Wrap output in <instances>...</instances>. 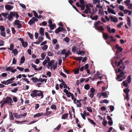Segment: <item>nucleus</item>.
<instances>
[{
	"label": "nucleus",
	"mask_w": 132,
	"mask_h": 132,
	"mask_svg": "<svg viewBox=\"0 0 132 132\" xmlns=\"http://www.w3.org/2000/svg\"><path fill=\"white\" fill-rule=\"evenodd\" d=\"M1 14L4 17L5 19H7V16L9 15V13H1Z\"/></svg>",
	"instance_id": "31"
},
{
	"label": "nucleus",
	"mask_w": 132,
	"mask_h": 132,
	"mask_svg": "<svg viewBox=\"0 0 132 132\" xmlns=\"http://www.w3.org/2000/svg\"><path fill=\"white\" fill-rule=\"evenodd\" d=\"M115 62L116 65H117V66L118 67L119 66H120L121 64V63L122 62V61L121 59L120 60L118 63L117 61H115Z\"/></svg>",
	"instance_id": "17"
},
{
	"label": "nucleus",
	"mask_w": 132,
	"mask_h": 132,
	"mask_svg": "<svg viewBox=\"0 0 132 132\" xmlns=\"http://www.w3.org/2000/svg\"><path fill=\"white\" fill-rule=\"evenodd\" d=\"M127 81L128 83L129 84L131 82V78L130 76H128L127 78Z\"/></svg>",
	"instance_id": "50"
},
{
	"label": "nucleus",
	"mask_w": 132,
	"mask_h": 132,
	"mask_svg": "<svg viewBox=\"0 0 132 132\" xmlns=\"http://www.w3.org/2000/svg\"><path fill=\"white\" fill-rule=\"evenodd\" d=\"M13 115L14 116V117H15V118H20L21 117V115H18L17 113H13Z\"/></svg>",
	"instance_id": "25"
},
{
	"label": "nucleus",
	"mask_w": 132,
	"mask_h": 132,
	"mask_svg": "<svg viewBox=\"0 0 132 132\" xmlns=\"http://www.w3.org/2000/svg\"><path fill=\"white\" fill-rule=\"evenodd\" d=\"M83 57H75L74 58V59L77 60H78L79 61H81V60L82 59Z\"/></svg>",
	"instance_id": "32"
},
{
	"label": "nucleus",
	"mask_w": 132,
	"mask_h": 132,
	"mask_svg": "<svg viewBox=\"0 0 132 132\" xmlns=\"http://www.w3.org/2000/svg\"><path fill=\"white\" fill-rule=\"evenodd\" d=\"M14 47V45L13 44H11L10 45V47L8 48V49L11 51H12Z\"/></svg>",
	"instance_id": "37"
},
{
	"label": "nucleus",
	"mask_w": 132,
	"mask_h": 132,
	"mask_svg": "<svg viewBox=\"0 0 132 132\" xmlns=\"http://www.w3.org/2000/svg\"><path fill=\"white\" fill-rule=\"evenodd\" d=\"M63 40L65 41L66 43H68L69 42V39L67 37H66Z\"/></svg>",
	"instance_id": "54"
},
{
	"label": "nucleus",
	"mask_w": 132,
	"mask_h": 132,
	"mask_svg": "<svg viewBox=\"0 0 132 132\" xmlns=\"http://www.w3.org/2000/svg\"><path fill=\"white\" fill-rule=\"evenodd\" d=\"M13 12H10V14L9 15V16L8 17V19L10 21H11V20L13 18V16L12 15L13 14Z\"/></svg>",
	"instance_id": "16"
},
{
	"label": "nucleus",
	"mask_w": 132,
	"mask_h": 132,
	"mask_svg": "<svg viewBox=\"0 0 132 132\" xmlns=\"http://www.w3.org/2000/svg\"><path fill=\"white\" fill-rule=\"evenodd\" d=\"M70 52L69 51H67V52H66V53H65V56L64 57H63L62 58V59H63V60L64 61L65 59L70 54Z\"/></svg>",
	"instance_id": "13"
},
{
	"label": "nucleus",
	"mask_w": 132,
	"mask_h": 132,
	"mask_svg": "<svg viewBox=\"0 0 132 132\" xmlns=\"http://www.w3.org/2000/svg\"><path fill=\"white\" fill-rule=\"evenodd\" d=\"M28 34L31 39H33V36L31 34L28 32Z\"/></svg>",
	"instance_id": "51"
},
{
	"label": "nucleus",
	"mask_w": 132,
	"mask_h": 132,
	"mask_svg": "<svg viewBox=\"0 0 132 132\" xmlns=\"http://www.w3.org/2000/svg\"><path fill=\"white\" fill-rule=\"evenodd\" d=\"M48 48V46L47 45H44L43 47H41L42 49L43 50L45 51L47 50Z\"/></svg>",
	"instance_id": "47"
},
{
	"label": "nucleus",
	"mask_w": 132,
	"mask_h": 132,
	"mask_svg": "<svg viewBox=\"0 0 132 132\" xmlns=\"http://www.w3.org/2000/svg\"><path fill=\"white\" fill-rule=\"evenodd\" d=\"M115 48L118 50L116 52V53L121 52L122 51V48L121 47L119 46L118 44H116V45Z\"/></svg>",
	"instance_id": "4"
},
{
	"label": "nucleus",
	"mask_w": 132,
	"mask_h": 132,
	"mask_svg": "<svg viewBox=\"0 0 132 132\" xmlns=\"http://www.w3.org/2000/svg\"><path fill=\"white\" fill-rule=\"evenodd\" d=\"M130 0H126L124 2V3L127 6H128L130 5Z\"/></svg>",
	"instance_id": "22"
},
{
	"label": "nucleus",
	"mask_w": 132,
	"mask_h": 132,
	"mask_svg": "<svg viewBox=\"0 0 132 132\" xmlns=\"http://www.w3.org/2000/svg\"><path fill=\"white\" fill-rule=\"evenodd\" d=\"M50 29L51 30H53L54 29V28L56 27V25L55 24H51L49 25Z\"/></svg>",
	"instance_id": "29"
},
{
	"label": "nucleus",
	"mask_w": 132,
	"mask_h": 132,
	"mask_svg": "<svg viewBox=\"0 0 132 132\" xmlns=\"http://www.w3.org/2000/svg\"><path fill=\"white\" fill-rule=\"evenodd\" d=\"M61 27H59L57 28L56 29L55 31V32L56 34H58L61 31Z\"/></svg>",
	"instance_id": "27"
},
{
	"label": "nucleus",
	"mask_w": 132,
	"mask_h": 132,
	"mask_svg": "<svg viewBox=\"0 0 132 132\" xmlns=\"http://www.w3.org/2000/svg\"><path fill=\"white\" fill-rule=\"evenodd\" d=\"M12 52L13 53L14 55H17L18 53V52L17 50L16 49H14L12 50Z\"/></svg>",
	"instance_id": "35"
},
{
	"label": "nucleus",
	"mask_w": 132,
	"mask_h": 132,
	"mask_svg": "<svg viewBox=\"0 0 132 132\" xmlns=\"http://www.w3.org/2000/svg\"><path fill=\"white\" fill-rule=\"evenodd\" d=\"M84 87L85 89L88 90L90 88L89 85L88 84H87L85 85Z\"/></svg>",
	"instance_id": "43"
},
{
	"label": "nucleus",
	"mask_w": 132,
	"mask_h": 132,
	"mask_svg": "<svg viewBox=\"0 0 132 132\" xmlns=\"http://www.w3.org/2000/svg\"><path fill=\"white\" fill-rule=\"evenodd\" d=\"M108 7L107 10L109 13H110L114 14H116V13L114 11L113 9L109 7V6H107Z\"/></svg>",
	"instance_id": "7"
},
{
	"label": "nucleus",
	"mask_w": 132,
	"mask_h": 132,
	"mask_svg": "<svg viewBox=\"0 0 132 132\" xmlns=\"http://www.w3.org/2000/svg\"><path fill=\"white\" fill-rule=\"evenodd\" d=\"M44 81V78L42 79V78H40L38 79V82H43Z\"/></svg>",
	"instance_id": "60"
},
{
	"label": "nucleus",
	"mask_w": 132,
	"mask_h": 132,
	"mask_svg": "<svg viewBox=\"0 0 132 132\" xmlns=\"http://www.w3.org/2000/svg\"><path fill=\"white\" fill-rule=\"evenodd\" d=\"M45 34L46 37V38H48L49 40H51V37L49 36L47 32H45Z\"/></svg>",
	"instance_id": "49"
},
{
	"label": "nucleus",
	"mask_w": 132,
	"mask_h": 132,
	"mask_svg": "<svg viewBox=\"0 0 132 132\" xmlns=\"http://www.w3.org/2000/svg\"><path fill=\"white\" fill-rule=\"evenodd\" d=\"M102 34L104 39L105 40L107 39L109 37L108 34L107 33H104V32Z\"/></svg>",
	"instance_id": "11"
},
{
	"label": "nucleus",
	"mask_w": 132,
	"mask_h": 132,
	"mask_svg": "<svg viewBox=\"0 0 132 132\" xmlns=\"http://www.w3.org/2000/svg\"><path fill=\"white\" fill-rule=\"evenodd\" d=\"M18 90V88L17 87L14 88V89L11 90V91L13 93H15Z\"/></svg>",
	"instance_id": "45"
},
{
	"label": "nucleus",
	"mask_w": 132,
	"mask_h": 132,
	"mask_svg": "<svg viewBox=\"0 0 132 132\" xmlns=\"http://www.w3.org/2000/svg\"><path fill=\"white\" fill-rule=\"evenodd\" d=\"M13 14L12 15V16L15 17L16 19H18L19 17V15L16 12H13Z\"/></svg>",
	"instance_id": "24"
},
{
	"label": "nucleus",
	"mask_w": 132,
	"mask_h": 132,
	"mask_svg": "<svg viewBox=\"0 0 132 132\" xmlns=\"http://www.w3.org/2000/svg\"><path fill=\"white\" fill-rule=\"evenodd\" d=\"M125 75L124 72L123 71H122L121 72L119 75H117V80L119 81H122L123 80L125 79V77H123V78H121V77H123Z\"/></svg>",
	"instance_id": "2"
},
{
	"label": "nucleus",
	"mask_w": 132,
	"mask_h": 132,
	"mask_svg": "<svg viewBox=\"0 0 132 132\" xmlns=\"http://www.w3.org/2000/svg\"><path fill=\"white\" fill-rule=\"evenodd\" d=\"M123 86L126 87H127L128 86V84L127 83L126 81V80L125 81H123Z\"/></svg>",
	"instance_id": "34"
},
{
	"label": "nucleus",
	"mask_w": 132,
	"mask_h": 132,
	"mask_svg": "<svg viewBox=\"0 0 132 132\" xmlns=\"http://www.w3.org/2000/svg\"><path fill=\"white\" fill-rule=\"evenodd\" d=\"M109 107L110 110L111 112L113 111L114 109V106L113 105H110Z\"/></svg>",
	"instance_id": "61"
},
{
	"label": "nucleus",
	"mask_w": 132,
	"mask_h": 132,
	"mask_svg": "<svg viewBox=\"0 0 132 132\" xmlns=\"http://www.w3.org/2000/svg\"><path fill=\"white\" fill-rule=\"evenodd\" d=\"M46 55V54L45 53H42L41 54V57L42 58V60H43L45 58Z\"/></svg>",
	"instance_id": "53"
},
{
	"label": "nucleus",
	"mask_w": 132,
	"mask_h": 132,
	"mask_svg": "<svg viewBox=\"0 0 132 132\" xmlns=\"http://www.w3.org/2000/svg\"><path fill=\"white\" fill-rule=\"evenodd\" d=\"M125 67L124 66H123V67L121 66L120 67V68H119L118 70V72H120L122 71V70L121 69H122V70H123L125 69Z\"/></svg>",
	"instance_id": "46"
},
{
	"label": "nucleus",
	"mask_w": 132,
	"mask_h": 132,
	"mask_svg": "<svg viewBox=\"0 0 132 132\" xmlns=\"http://www.w3.org/2000/svg\"><path fill=\"white\" fill-rule=\"evenodd\" d=\"M5 29L4 27L2 25L0 26V30H1L0 34L1 36L5 37Z\"/></svg>",
	"instance_id": "3"
},
{
	"label": "nucleus",
	"mask_w": 132,
	"mask_h": 132,
	"mask_svg": "<svg viewBox=\"0 0 132 132\" xmlns=\"http://www.w3.org/2000/svg\"><path fill=\"white\" fill-rule=\"evenodd\" d=\"M5 7L6 10H9L12 9L13 8L11 6L8 5H5Z\"/></svg>",
	"instance_id": "19"
},
{
	"label": "nucleus",
	"mask_w": 132,
	"mask_h": 132,
	"mask_svg": "<svg viewBox=\"0 0 132 132\" xmlns=\"http://www.w3.org/2000/svg\"><path fill=\"white\" fill-rule=\"evenodd\" d=\"M44 114L43 112H40L37 113L35 114L34 116V117L35 118L44 115Z\"/></svg>",
	"instance_id": "10"
},
{
	"label": "nucleus",
	"mask_w": 132,
	"mask_h": 132,
	"mask_svg": "<svg viewBox=\"0 0 132 132\" xmlns=\"http://www.w3.org/2000/svg\"><path fill=\"white\" fill-rule=\"evenodd\" d=\"M100 21H99L95 23H94V26H95V28H96L97 27H98V26L100 24Z\"/></svg>",
	"instance_id": "42"
},
{
	"label": "nucleus",
	"mask_w": 132,
	"mask_h": 132,
	"mask_svg": "<svg viewBox=\"0 0 132 132\" xmlns=\"http://www.w3.org/2000/svg\"><path fill=\"white\" fill-rule=\"evenodd\" d=\"M22 44L23 47L25 48L27 46L28 43L26 42H23V43H22Z\"/></svg>",
	"instance_id": "40"
},
{
	"label": "nucleus",
	"mask_w": 132,
	"mask_h": 132,
	"mask_svg": "<svg viewBox=\"0 0 132 132\" xmlns=\"http://www.w3.org/2000/svg\"><path fill=\"white\" fill-rule=\"evenodd\" d=\"M44 28L42 27L40 28L39 30V33L42 36H43L44 35Z\"/></svg>",
	"instance_id": "9"
},
{
	"label": "nucleus",
	"mask_w": 132,
	"mask_h": 132,
	"mask_svg": "<svg viewBox=\"0 0 132 132\" xmlns=\"http://www.w3.org/2000/svg\"><path fill=\"white\" fill-rule=\"evenodd\" d=\"M95 29L97 30L100 32L103 33V31L104 30V28L102 26H99L95 28Z\"/></svg>",
	"instance_id": "6"
},
{
	"label": "nucleus",
	"mask_w": 132,
	"mask_h": 132,
	"mask_svg": "<svg viewBox=\"0 0 132 132\" xmlns=\"http://www.w3.org/2000/svg\"><path fill=\"white\" fill-rule=\"evenodd\" d=\"M61 127V125L59 124L56 128L54 129V130L56 131L59 130Z\"/></svg>",
	"instance_id": "44"
},
{
	"label": "nucleus",
	"mask_w": 132,
	"mask_h": 132,
	"mask_svg": "<svg viewBox=\"0 0 132 132\" xmlns=\"http://www.w3.org/2000/svg\"><path fill=\"white\" fill-rule=\"evenodd\" d=\"M44 38L42 36H40L38 38V40L40 42H41L43 40Z\"/></svg>",
	"instance_id": "56"
},
{
	"label": "nucleus",
	"mask_w": 132,
	"mask_h": 132,
	"mask_svg": "<svg viewBox=\"0 0 132 132\" xmlns=\"http://www.w3.org/2000/svg\"><path fill=\"white\" fill-rule=\"evenodd\" d=\"M108 122L107 121H106V120L105 118H104L103 122L102 123L103 125H104V126H106V124Z\"/></svg>",
	"instance_id": "39"
},
{
	"label": "nucleus",
	"mask_w": 132,
	"mask_h": 132,
	"mask_svg": "<svg viewBox=\"0 0 132 132\" xmlns=\"http://www.w3.org/2000/svg\"><path fill=\"white\" fill-rule=\"evenodd\" d=\"M85 54V52L84 51H79V52L77 51V54L84 55Z\"/></svg>",
	"instance_id": "15"
},
{
	"label": "nucleus",
	"mask_w": 132,
	"mask_h": 132,
	"mask_svg": "<svg viewBox=\"0 0 132 132\" xmlns=\"http://www.w3.org/2000/svg\"><path fill=\"white\" fill-rule=\"evenodd\" d=\"M7 80L6 81H2L1 82V83L3 84H4L6 85H7L9 84H10L11 83H12V82H8V81Z\"/></svg>",
	"instance_id": "33"
},
{
	"label": "nucleus",
	"mask_w": 132,
	"mask_h": 132,
	"mask_svg": "<svg viewBox=\"0 0 132 132\" xmlns=\"http://www.w3.org/2000/svg\"><path fill=\"white\" fill-rule=\"evenodd\" d=\"M79 68L78 69H76L75 70L73 71L74 74H78L79 73Z\"/></svg>",
	"instance_id": "41"
},
{
	"label": "nucleus",
	"mask_w": 132,
	"mask_h": 132,
	"mask_svg": "<svg viewBox=\"0 0 132 132\" xmlns=\"http://www.w3.org/2000/svg\"><path fill=\"white\" fill-rule=\"evenodd\" d=\"M12 68L11 67H7L6 68V70L7 71H11V70H12Z\"/></svg>",
	"instance_id": "64"
},
{
	"label": "nucleus",
	"mask_w": 132,
	"mask_h": 132,
	"mask_svg": "<svg viewBox=\"0 0 132 132\" xmlns=\"http://www.w3.org/2000/svg\"><path fill=\"white\" fill-rule=\"evenodd\" d=\"M7 116V114H6L4 115L3 117H1V121L0 124H1L3 123L4 121V119L6 118Z\"/></svg>",
	"instance_id": "26"
},
{
	"label": "nucleus",
	"mask_w": 132,
	"mask_h": 132,
	"mask_svg": "<svg viewBox=\"0 0 132 132\" xmlns=\"http://www.w3.org/2000/svg\"><path fill=\"white\" fill-rule=\"evenodd\" d=\"M109 37L111 39V41L112 42H115L116 41V40L115 39H113V38H114V37L110 35Z\"/></svg>",
	"instance_id": "52"
},
{
	"label": "nucleus",
	"mask_w": 132,
	"mask_h": 132,
	"mask_svg": "<svg viewBox=\"0 0 132 132\" xmlns=\"http://www.w3.org/2000/svg\"><path fill=\"white\" fill-rule=\"evenodd\" d=\"M106 28L108 30V32L110 34L111 33H114L115 32V29L114 28L112 29L111 30L110 27L108 25L106 26Z\"/></svg>",
	"instance_id": "5"
},
{
	"label": "nucleus",
	"mask_w": 132,
	"mask_h": 132,
	"mask_svg": "<svg viewBox=\"0 0 132 132\" xmlns=\"http://www.w3.org/2000/svg\"><path fill=\"white\" fill-rule=\"evenodd\" d=\"M61 80L62 83V84L64 86V88H67V85L66 84L65 82L62 79H61Z\"/></svg>",
	"instance_id": "38"
},
{
	"label": "nucleus",
	"mask_w": 132,
	"mask_h": 132,
	"mask_svg": "<svg viewBox=\"0 0 132 132\" xmlns=\"http://www.w3.org/2000/svg\"><path fill=\"white\" fill-rule=\"evenodd\" d=\"M66 94L67 95V97H70V96H71L73 94L70 92H68Z\"/></svg>",
	"instance_id": "58"
},
{
	"label": "nucleus",
	"mask_w": 132,
	"mask_h": 132,
	"mask_svg": "<svg viewBox=\"0 0 132 132\" xmlns=\"http://www.w3.org/2000/svg\"><path fill=\"white\" fill-rule=\"evenodd\" d=\"M124 98L125 99H127V101H129V94H126L125 96H124Z\"/></svg>",
	"instance_id": "63"
},
{
	"label": "nucleus",
	"mask_w": 132,
	"mask_h": 132,
	"mask_svg": "<svg viewBox=\"0 0 132 132\" xmlns=\"http://www.w3.org/2000/svg\"><path fill=\"white\" fill-rule=\"evenodd\" d=\"M34 83H36L38 81V78H37L33 77L31 78Z\"/></svg>",
	"instance_id": "23"
},
{
	"label": "nucleus",
	"mask_w": 132,
	"mask_h": 132,
	"mask_svg": "<svg viewBox=\"0 0 132 132\" xmlns=\"http://www.w3.org/2000/svg\"><path fill=\"white\" fill-rule=\"evenodd\" d=\"M30 95L32 98L41 96V98H42L44 97L43 92L40 90H34L31 91Z\"/></svg>",
	"instance_id": "1"
},
{
	"label": "nucleus",
	"mask_w": 132,
	"mask_h": 132,
	"mask_svg": "<svg viewBox=\"0 0 132 132\" xmlns=\"http://www.w3.org/2000/svg\"><path fill=\"white\" fill-rule=\"evenodd\" d=\"M101 95H102L104 97V98L106 97H107V93L105 92L102 93Z\"/></svg>",
	"instance_id": "59"
},
{
	"label": "nucleus",
	"mask_w": 132,
	"mask_h": 132,
	"mask_svg": "<svg viewBox=\"0 0 132 132\" xmlns=\"http://www.w3.org/2000/svg\"><path fill=\"white\" fill-rule=\"evenodd\" d=\"M51 108L53 109H56V106L55 105L52 104L51 105Z\"/></svg>",
	"instance_id": "55"
},
{
	"label": "nucleus",
	"mask_w": 132,
	"mask_h": 132,
	"mask_svg": "<svg viewBox=\"0 0 132 132\" xmlns=\"http://www.w3.org/2000/svg\"><path fill=\"white\" fill-rule=\"evenodd\" d=\"M25 61V57L24 56H22L21 58L20 64V65L21 64L24 63Z\"/></svg>",
	"instance_id": "18"
},
{
	"label": "nucleus",
	"mask_w": 132,
	"mask_h": 132,
	"mask_svg": "<svg viewBox=\"0 0 132 132\" xmlns=\"http://www.w3.org/2000/svg\"><path fill=\"white\" fill-rule=\"evenodd\" d=\"M35 23L33 19L32 18L28 22V23L30 25H31Z\"/></svg>",
	"instance_id": "30"
},
{
	"label": "nucleus",
	"mask_w": 132,
	"mask_h": 132,
	"mask_svg": "<svg viewBox=\"0 0 132 132\" xmlns=\"http://www.w3.org/2000/svg\"><path fill=\"white\" fill-rule=\"evenodd\" d=\"M52 112L50 111H47L45 112L44 114L45 116H48L51 114Z\"/></svg>",
	"instance_id": "48"
},
{
	"label": "nucleus",
	"mask_w": 132,
	"mask_h": 132,
	"mask_svg": "<svg viewBox=\"0 0 132 132\" xmlns=\"http://www.w3.org/2000/svg\"><path fill=\"white\" fill-rule=\"evenodd\" d=\"M123 91L126 94H128V93L129 92L130 90L128 88H127L124 89Z\"/></svg>",
	"instance_id": "28"
},
{
	"label": "nucleus",
	"mask_w": 132,
	"mask_h": 132,
	"mask_svg": "<svg viewBox=\"0 0 132 132\" xmlns=\"http://www.w3.org/2000/svg\"><path fill=\"white\" fill-rule=\"evenodd\" d=\"M110 19H111V21H113L114 22L116 23L118 21V19L116 17H114L112 16H110L109 17Z\"/></svg>",
	"instance_id": "8"
},
{
	"label": "nucleus",
	"mask_w": 132,
	"mask_h": 132,
	"mask_svg": "<svg viewBox=\"0 0 132 132\" xmlns=\"http://www.w3.org/2000/svg\"><path fill=\"white\" fill-rule=\"evenodd\" d=\"M127 24L129 27H130L131 26V21L130 19L129 16H127Z\"/></svg>",
	"instance_id": "12"
},
{
	"label": "nucleus",
	"mask_w": 132,
	"mask_h": 132,
	"mask_svg": "<svg viewBox=\"0 0 132 132\" xmlns=\"http://www.w3.org/2000/svg\"><path fill=\"white\" fill-rule=\"evenodd\" d=\"M5 100L6 102H7V103H11V102L12 103L13 102L12 99L10 97H7Z\"/></svg>",
	"instance_id": "14"
},
{
	"label": "nucleus",
	"mask_w": 132,
	"mask_h": 132,
	"mask_svg": "<svg viewBox=\"0 0 132 132\" xmlns=\"http://www.w3.org/2000/svg\"><path fill=\"white\" fill-rule=\"evenodd\" d=\"M88 120L90 123H92V125H96V123H95L90 118H88Z\"/></svg>",
	"instance_id": "36"
},
{
	"label": "nucleus",
	"mask_w": 132,
	"mask_h": 132,
	"mask_svg": "<svg viewBox=\"0 0 132 132\" xmlns=\"http://www.w3.org/2000/svg\"><path fill=\"white\" fill-rule=\"evenodd\" d=\"M0 103H2V105H4L6 103H7V102H6L5 99L2 101L0 102Z\"/></svg>",
	"instance_id": "62"
},
{
	"label": "nucleus",
	"mask_w": 132,
	"mask_h": 132,
	"mask_svg": "<svg viewBox=\"0 0 132 132\" xmlns=\"http://www.w3.org/2000/svg\"><path fill=\"white\" fill-rule=\"evenodd\" d=\"M68 114V113H65L63 114L61 117V119H65L67 118Z\"/></svg>",
	"instance_id": "20"
},
{
	"label": "nucleus",
	"mask_w": 132,
	"mask_h": 132,
	"mask_svg": "<svg viewBox=\"0 0 132 132\" xmlns=\"http://www.w3.org/2000/svg\"><path fill=\"white\" fill-rule=\"evenodd\" d=\"M55 60H52L51 61H50L48 62V66H52L53 64L54 63Z\"/></svg>",
	"instance_id": "21"
},
{
	"label": "nucleus",
	"mask_w": 132,
	"mask_h": 132,
	"mask_svg": "<svg viewBox=\"0 0 132 132\" xmlns=\"http://www.w3.org/2000/svg\"><path fill=\"white\" fill-rule=\"evenodd\" d=\"M124 7L123 6L120 5L119 6V9L121 11H123L124 10Z\"/></svg>",
	"instance_id": "57"
}]
</instances>
